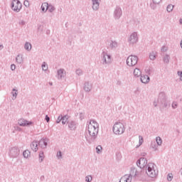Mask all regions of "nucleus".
Instances as JSON below:
<instances>
[{"label":"nucleus","mask_w":182,"mask_h":182,"mask_svg":"<svg viewBox=\"0 0 182 182\" xmlns=\"http://www.w3.org/2000/svg\"><path fill=\"white\" fill-rule=\"evenodd\" d=\"M154 107H157V102L156 101L154 102Z\"/></svg>","instance_id":"13d9d810"},{"label":"nucleus","mask_w":182,"mask_h":182,"mask_svg":"<svg viewBox=\"0 0 182 182\" xmlns=\"http://www.w3.org/2000/svg\"><path fill=\"white\" fill-rule=\"evenodd\" d=\"M46 9H48V3L45 2L41 5V10L43 12H46L48 11Z\"/></svg>","instance_id":"c756f323"},{"label":"nucleus","mask_w":182,"mask_h":182,"mask_svg":"<svg viewBox=\"0 0 182 182\" xmlns=\"http://www.w3.org/2000/svg\"><path fill=\"white\" fill-rule=\"evenodd\" d=\"M11 95L13 96V100H15V99H16L17 96H18V90L14 88L12 90V92H11Z\"/></svg>","instance_id":"a878e982"},{"label":"nucleus","mask_w":182,"mask_h":182,"mask_svg":"<svg viewBox=\"0 0 182 182\" xmlns=\"http://www.w3.org/2000/svg\"><path fill=\"white\" fill-rule=\"evenodd\" d=\"M84 90L85 92H90V90H92V84L89 82H86L84 84Z\"/></svg>","instance_id":"aec40b11"},{"label":"nucleus","mask_w":182,"mask_h":182,"mask_svg":"<svg viewBox=\"0 0 182 182\" xmlns=\"http://www.w3.org/2000/svg\"><path fill=\"white\" fill-rule=\"evenodd\" d=\"M109 48H111V49H116V48H117V42L111 41Z\"/></svg>","instance_id":"bb28decb"},{"label":"nucleus","mask_w":182,"mask_h":182,"mask_svg":"<svg viewBox=\"0 0 182 182\" xmlns=\"http://www.w3.org/2000/svg\"><path fill=\"white\" fill-rule=\"evenodd\" d=\"M119 182H132V176L124 175L120 178Z\"/></svg>","instance_id":"a211bd4d"},{"label":"nucleus","mask_w":182,"mask_h":182,"mask_svg":"<svg viewBox=\"0 0 182 182\" xmlns=\"http://www.w3.org/2000/svg\"><path fill=\"white\" fill-rule=\"evenodd\" d=\"M168 181H171L173 180V173H168L167 176Z\"/></svg>","instance_id":"a19ab883"},{"label":"nucleus","mask_w":182,"mask_h":182,"mask_svg":"<svg viewBox=\"0 0 182 182\" xmlns=\"http://www.w3.org/2000/svg\"><path fill=\"white\" fill-rule=\"evenodd\" d=\"M178 75L180 76V80L182 81V71H178Z\"/></svg>","instance_id":"603ef678"},{"label":"nucleus","mask_w":182,"mask_h":182,"mask_svg":"<svg viewBox=\"0 0 182 182\" xmlns=\"http://www.w3.org/2000/svg\"><path fill=\"white\" fill-rule=\"evenodd\" d=\"M146 174L148 177L151 178H154L159 176V171L156 170V165L154 163H149L146 166Z\"/></svg>","instance_id":"f03ea898"},{"label":"nucleus","mask_w":182,"mask_h":182,"mask_svg":"<svg viewBox=\"0 0 182 182\" xmlns=\"http://www.w3.org/2000/svg\"><path fill=\"white\" fill-rule=\"evenodd\" d=\"M181 48H182V40H181Z\"/></svg>","instance_id":"0e129e2a"},{"label":"nucleus","mask_w":182,"mask_h":182,"mask_svg":"<svg viewBox=\"0 0 182 182\" xmlns=\"http://www.w3.org/2000/svg\"><path fill=\"white\" fill-rule=\"evenodd\" d=\"M179 23H180V25H182V18L179 19Z\"/></svg>","instance_id":"052dcab7"},{"label":"nucleus","mask_w":182,"mask_h":182,"mask_svg":"<svg viewBox=\"0 0 182 182\" xmlns=\"http://www.w3.org/2000/svg\"><path fill=\"white\" fill-rule=\"evenodd\" d=\"M161 105H164V107H167L168 106V103L167 102V101L164 102L163 104Z\"/></svg>","instance_id":"864d4df0"},{"label":"nucleus","mask_w":182,"mask_h":182,"mask_svg":"<svg viewBox=\"0 0 182 182\" xmlns=\"http://www.w3.org/2000/svg\"><path fill=\"white\" fill-rule=\"evenodd\" d=\"M41 68H42L43 70H45V71L48 70V66L46 65V63L44 62L42 64Z\"/></svg>","instance_id":"ea45409f"},{"label":"nucleus","mask_w":182,"mask_h":182,"mask_svg":"<svg viewBox=\"0 0 182 182\" xmlns=\"http://www.w3.org/2000/svg\"><path fill=\"white\" fill-rule=\"evenodd\" d=\"M128 176L131 177H136L137 176V169L136 168H132L130 170V173Z\"/></svg>","instance_id":"412c9836"},{"label":"nucleus","mask_w":182,"mask_h":182,"mask_svg":"<svg viewBox=\"0 0 182 182\" xmlns=\"http://www.w3.org/2000/svg\"><path fill=\"white\" fill-rule=\"evenodd\" d=\"M161 1L162 0H152L153 2H154L155 4H158V5L161 3Z\"/></svg>","instance_id":"8fccbe9b"},{"label":"nucleus","mask_w":182,"mask_h":182,"mask_svg":"<svg viewBox=\"0 0 182 182\" xmlns=\"http://www.w3.org/2000/svg\"><path fill=\"white\" fill-rule=\"evenodd\" d=\"M156 141L157 143V146H161V144H163V140L160 136H157L156 138Z\"/></svg>","instance_id":"f704fd0d"},{"label":"nucleus","mask_w":182,"mask_h":182,"mask_svg":"<svg viewBox=\"0 0 182 182\" xmlns=\"http://www.w3.org/2000/svg\"><path fill=\"white\" fill-rule=\"evenodd\" d=\"M164 63H170V55H166L164 57V59H163Z\"/></svg>","instance_id":"473e14b6"},{"label":"nucleus","mask_w":182,"mask_h":182,"mask_svg":"<svg viewBox=\"0 0 182 182\" xmlns=\"http://www.w3.org/2000/svg\"><path fill=\"white\" fill-rule=\"evenodd\" d=\"M142 156H146V154H144Z\"/></svg>","instance_id":"69168bd1"},{"label":"nucleus","mask_w":182,"mask_h":182,"mask_svg":"<svg viewBox=\"0 0 182 182\" xmlns=\"http://www.w3.org/2000/svg\"><path fill=\"white\" fill-rule=\"evenodd\" d=\"M38 157H39V162L42 163V161H43V159H45V154H43V151H40L38 154Z\"/></svg>","instance_id":"cd10ccee"},{"label":"nucleus","mask_w":182,"mask_h":182,"mask_svg":"<svg viewBox=\"0 0 182 182\" xmlns=\"http://www.w3.org/2000/svg\"><path fill=\"white\" fill-rule=\"evenodd\" d=\"M23 156L24 157V159H28V157H29V156H31V151H29V150L26 149L23 152Z\"/></svg>","instance_id":"c85d7f7f"},{"label":"nucleus","mask_w":182,"mask_h":182,"mask_svg":"<svg viewBox=\"0 0 182 182\" xmlns=\"http://www.w3.org/2000/svg\"><path fill=\"white\" fill-rule=\"evenodd\" d=\"M102 65H110L112 63V55L107 54L106 51H103L101 54Z\"/></svg>","instance_id":"39448f33"},{"label":"nucleus","mask_w":182,"mask_h":182,"mask_svg":"<svg viewBox=\"0 0 182 182\" xmlns=\"http://www.w3.org/2000/svg\"><path fill=\"white\" fill-rule=\"evenodd\" d=\"M22 9V3L19 0H13L11 3V9L14 12H19Z\"/></svg>","instance_id":"0eeeda50"},{"label":"nucleus","mask_w":182,"mask_h":182,"mask_svg":"<svg viewBox=\"0 0 182 182\" xmlns=\"http://www.w3.org/2000/svg\"><path fill=\"white\" fill-rule=\"evenodd\" d=\"M85 181L90 182L92 181V176H88L85 177Z\"/></svg>","instance_id":"37998d69"},{"label":"nucleus","mask_w":182,"mask_h":182,"mask_svg":"<svg viewBox=\"0 0 182 182\" xmlns=\"http://www.w3.org/2000/svg\"><path fill=\"white\" fill-rule=\"evenodd\" d=\"M49 85H50V86H53V82H49Z\"/></svg>","instance_id":"680f3d73"},{"label":"nucleus","mask_w":182,"mask_h":182,"mask_svg":"<svg viewBox=\"0 0 182 182\" xmlns=\"http://www.w3.org/2000/svg\"><path fill=\"white\" fill-rule=\"evenodd\" d=\"M15 69H16V65H15V64H12L11 65V70H15Z\"/></svg>","instance_id":"3c124183"},{"label":"nucleus","mask_w":182,"mask_h":182,"mask_svg":"<svg viewBox=\"0 0 182 182\" xmlns=\"http://www.w3.org/2000/svg\"><path fill=\"white\" fill-rule=\"evenodd\" d=\"M24 49H26V50H28V52L31 51V50L32 49V44H31V43L26 42L24 45Z\"/></svg>","instance_id":"393cba45"},{"label":"nucleus","mask_w":182,"mask_h":182,"mask_svg":"<svg viewBox=\"0 0 182 182\" xmlns=\"http://www.w3.org/2000/svg\"><path fill=\"white\" fill-rule=\"evenodd\" d=\"M45 120L47 122V123H49V122H50V117H49L48 115H46Z\"/></svg>","instance_id":"09e8293b"},{"label":"nucleus","mask_w":182,"mask_h":182,"mask_svg":"<svg viewBox=\"0 0 182 182\" xmlns=\"http://www.w3.org/2000/svg\"><path fill=\"white\" fill-rule=\"evenodd\" d=\"M151 147L154 149V151H157V147H159V146L156 144V142H154V143H151Z\"/></svg>","instance_id":"4c0bfd02"},{"label":"nucleus","mask_w":182,"mask_h":182,"mask_svg":"<svg viewBox=\"0 0 182 182\" xmlns=\"http://www.w3.org/2000/svg\"><path fill=\"white\" fill-rule=\"evenodd\" d=\"M138 60L139 58L136 55H129L127 58V65L128 66H136V65H137Z\"/></svg>","instance_id":"423d86ee"},{"label":"nucleus","mask_w":182,"mask_h":182,"mask_svg":"<svg viewBox=\"0 0 182 182\" xmlns=\"http://www.w3.org/2000/svg\"><path fill=\"white\" fill-rule=\"evenodd\" d=\"M83 119H85V114L80 112V120H83Z\"/></svg>","instance_id":"de8ad7c7"},{"label":"nucleus","mask_w":182,"mask_h":182,"mask_svg":"<svg viewBox=\"0 0 182 182\" xmlns=\"http://www.w3.org/2000/svg\"><path fill=\"white\" fill-rule=\"evenodd\" d=\"M134 76H135V77H139V76H141V71H140V69L135 68L134 70Z\"/></svg>","instance_id":"5701e85b"},{"label":"nucleus","mask_w":182,"mask_h":182,"mask_svg":"<svg viewBox=\"0 0 182 182\" xmlns=\"http://www.w3.org/2000/svg\"><path fill=\"white\" fill-rule=\"evenodd\" d=\"M38 141H33L31 144V150H33V151H35V152L38 151Z\"/></svg>","instance_id":"f3484780"},{"label":"nucleus","mask_w":182,"mask_h":182,"mask_svg":"<svg viewBox=\"0 0 182 182\" xmlns=\"http://www.w3.org/2000/svg\"><path fill=\"white\" fill-rule=\"evenodd\" d=\"M124 124L122 122H117L113 126V132L114 134H123L124 133Z\"/></svg>","instance_id":"7ed1b4c3"},{"label":"nucleus","mask_w":182,"mask_h":182,"mask_svg":"<svg viewBox=\"0 0 182 182\" xmlns=\"http://www.w3.org/2000/svg\"><path fill=\"white\" fill-rule=\"evenodd\" d=\"M149 59L151 60H154L156 59V52L152 51L151 53H150Z\"/></svg>","instance_id":"2f4dec72"},{"label":"nucleus","mask_w":182,"mask_h":182,"mask_svg":"<svg viewBox=\"0 0 182 182\" xmlns=\"http://www.w3.org/2000/svg\"><path fill=\"white\" fill-rule=\"evenodd\" d=\"M67 124L68 126V129L70 130H72V131L76 130L77 127V122H76L75 121H68Z\"/></svg>","instance_id":"ddd939ff"},{"label":"nucleus","mask_w":182,"mask_h":182,"mask_svg":"<svg viewBox=\"0 0 182 182\" xmlns=\"http://www.w3.org/2000/svg\"><path fill=\"white\" fill-rule=\"evenodd\" d=\"M20 154L21 150L18 146H13L9 149V157H11L12 159H16Z\"/></svg>","instance_id":"20e7f679"},{"label":"nucleus","mask_w":182,"mask_h":182,"mask_svg":"<svg viewBox=\"0 0 182 182\" xmlns=\"http://www.w3.org/2000/svg\"><path fill=\"white\" fill-rule=\"evenodd\" d=\"M18 23H19V25H25V21L20 20Z\"/></svg>","instance_id":"5fc2aeb1"},{"label":"nucleus","mask_w":182,"mask_h":182,"mask_svg":"<svg viewBox=\"0 0 182 182\" xmlns=\"http://www.w3.org/2000/svg\"><path fill=\"white\" fill-rule=\"evenodd\" d=\"M166 101H167V98L166 97V93L160 92L158 97V103L159 105H163V102Z\"/></svg>","instance_id":"4468645a"},{"label":"nucleus","mask_w":182,"mask_h":182,"mask_svg":"<svg viewBox=\"0 0 182 182\" xmlns=\"http://www.w3.org/2000/svg\"><path fill=\"white\" fill-rule=\"evenodd\" d=\"M4 49V45H0V50H2Z\"/></svg>","instance_id":"bf43d9fd"},{"label":"nucleus","mask_w":182,"mask_h":182,"mask_svg":"<svg viewBox=\"0 0 182 182\" xmlns=\"http://www.w3.org/2000/svg\"><path fill=\"white\" fill-rule=\"evenodd\" d=\"M148 165L149 164H147V159L146 158L141 157L136 161V166L139 167V168H144V167L147 168Z\"/></svg>","instance_id":"6e6552de"},{"label":"nucleus","mask_w":182,"mask_h":182,"mask_svg":"<svg viewBox=\"0 0 182 182\" xmlns=\"http://www.w3.org/2000/svg\"><path fill=\"white\" fill-rule=\"evenodd\" d=\"M32 122H29L28 120H26L25 119H20L18 121V124L23 127H26L28 126H31V124H32Z\"/></svg>","instance_id":"f8f14e48"},{"label":"nucleus","mask_w":182,"mask_h":182,"mask_svg":"<svg viewBox=\"0 0 182 182\" xmlns=\"http://www.w3.org/2000/svg\"><path fill=\"white\" fill-rule=\"evenodd\" d=\"M161 52H167V49L166 48V46H163L161 48Z\"/></svg>","instance_id":"6e6d98bb"},{"label":"nucleus","mask_w":182,"mask_h":182,"mask_svg":"<svg viewBox=\"0 0 182 182\" xmlns=\"http://www.w3.org/2000/svg\"><path fill=\"white\" fill-rule=\"evenodd\" d=\"M122 15V8L117 6L114 11V19H120Z\"/></svg>","instance_id":"9d476101"},{"label":"nucleus","mask_w":182,"mask_h":182,"mask_svg":"<svg viewBox=\"0 0 182 182\" xmlns=\"http://www.w3.org/2000/svg\"><path fill=\"white\" fill-rule=\"evenodd\" d=\"M16 61L18 63V65H21V63H23V57L22 56V55L18 54L16 58Z\"/></svg>","instance_id":"4be33fe9"},{"label":"nucleus","mask_w":182,"mask_h":182,"mask_svg":"<svg viewBox=\"0 0 182 182\" xmlns=\"http://www.w3.org/2000/svg\"><path fill=\"white\" fill-rule=\"evenodd\" d=\"M173 9H174V5L173 4H168L166 7L167 12H173Z\"/></svg>","instance_id":"7c9ffc66"},{"label":"nucleus","mask_w":182,"mask_h":182,"mask_svg":"<svg viewBox=\"0 0 182 182\" xmlns=\"http://www.w3.org/2000/svg\"><path fill=\"white\" fill-rule=\"evenodd\" d=\"M102 146L100 145H98L97 147H96V150H97V154H100V153L102 152Z\"/></svg>","instance_id":"58836bf2"},{"label":"nucleus","mask_w":182,"mask_h":182,"mask_svg":"<svg viewBox=\"0 0 182 182\" xmlns=\"http://www.w3.org/2000/svg\"><path fill=\"white\" fill-rule=\"evenodd\" d=\"M75 74L77 75V76H82L83 75V70L80 68H77L76 70H75Z\"/></svg>","instance_id":"72a5a7b5"},{"label":"nucleus","mask_w":182,"mask_h":182,"mask_svg":"<svg viewBox=\"0 0 182 182\" xmlns=\"http://www.w3.org/2000/svg\"><path fill=\"white\" fill-rule=\"evenodd\" d=\"M57 157H58V159H62V151H59L57 153Z\"/></svg>","instance_id":"49530a36"},{"label":"nucleus","mask_w":182,"mask_h":182,"mask_svg":"<svg viewBox=\"0 0 182 182\" xmlns=\"http://www.w3.org/2000/svg\"><path fill=\"white\" fill-rule=\"evenodd\" d=\"M58 79H63L66 76V71L65 70L60 68L57 71Z\"/></svg>","instance_id":"2eb2a0df"},{"label":"nucleus","mask_w":182,"mask_h":182,"mask_svg":"<svg viewBox=\"0 0 182 182\" xmlns=\"http://www.w3.org/2000/svg\"><path fill=\"white\" fill-rule=\"evenodd\" d=\"M63 116V115H60V116L58 117V119H57V120H56V123H57V124H59L60 122H62Z\"/></svg>","instance_id":"79ce46f5"},{"label":"nucleus","mask_w":182,"mask_h":182,"mask_svg":"<svg viewBox=\"0 0 182 182\" xmlns=\"http://www.w3.org/2000/svg\"><path fill=\"white\" fill-rule=\"evenodd\" d=\"M138 41L139 37L137 36V33L136 32L132 33L128 39V42H129L131 45H134V43H137Z\"/></svg>","instance_id":"1a4fd4ad"},{"label":"nucleus","mask_w":182,"mask_h":182,"mask_svg":"<svg viewBox=\"0 0 182 182\" xmlns=\"http://www.w3.org/2000/svg\"><path fill=\"white\" fill-rule=\"evenodd\" d=\"M87 124L88 133L90 135V140L88 143L91 144L96 139H97V134H99V124L95 119H91Z\"/></svg>","instance_id":"f257e3e1"},{"label":"nucleus","mask_w":182,"mask_h":182,"mask_svg":"<svg viewBox=\"0 0 182 182\" xmlns=\"http://www.w3.org/2000/svg\"><path fill=\"white\" fill-rule=\"evenodd\" d=\"M49 141V139L45 138L41 139L38 142V146L41 149H46L48 147V142Z\"/></svg>","instance_id":"9b49d317"},{"label":"nucleus","mask_w":182,"mask_h":182,"mask_svg":"<svg viewBox=\"0 0 182 182\" xmlns=\"http://www.w3.org/2000/svg\"><path fill=\"white\" fill-rule=\"evenodd\" d=\"M140 80L141 83H149L150 82V77L149 75H141Z\"/></svg>","instance_id":"dca6fc26"},{"label":"nucleus","mask_w":182,"mask_h":182,"mask_svg":"<svg viewBox=\"0 0 182 182\" xmlns=\"http://www.w3.org/2000/svg\"><path fill=\"white\" fill-rule=\"evenodd\" d=\"M43 178H45V176H43L41 177V180H43Z\"/></svg>","instance_id":"e2e57ef3"},{"label":"nucleus","mask_w":182,"mask_h":182,"mask_svg":"<svg viewBox=\"0 0 182 182\" xmlns=\"http://www.w3.org/2000/svg\"><path fill=\"white\" fill-rule=\"evenodd\" d=\"M92 9L93 11H98L99 10V0H92Z\"/></svg>","instance_id":"6ab92c4d"},{"label":"nucleus","mask_w":182,"mask_h":182,"mask_svg":"<svg viewBox=\"0 0 182 182\" xmlns=\"http://www.w3.org/2000/svg\"><path fill=\"white\" fill-rule=\"evenodd\" d=\"M139 146H141L143 144V136H139Z\"/></svg>","instance_id":"a18cd8bd"},{"label":"nucleus","mask_w":182,"mask_h":182,"mask_svg":"<svg viewBox=\"0 0 182 182\" xmlns=\"http://www.w3.org/2000/svg\"><path fill=\"white\" fill-rule=\"evenodd\" d=\"M68 119L69 118L68 117V115L63 116V118L61 119L62 124H65V123H68Z\"/></svg>","instance_id":"c9c22d12"},{"label":"nucleus","mask_w":182,"mask_h":182,"mask_svg":"<svg viewBox=\"0 0 182 182\" xmlns=\"http://www.w3.org/2000/svg\"><path fill=\"white\" fill-rule=\"evenodd\" d=\"M24 5H25V6H29V1H24Z\"/></svg>","instance_id":"4d7b16f0"},{"label":"nucleus","mask_w":182,"mask_h":182,"mask_svg":"<svg viewBox=\"0 0 182 182\" xmlns=\"http://www.w3.org/2000/svg\"><path fill=\"white\" fill-rule=\"evenodd\" d=\"M177 106H178V105L177 104L176 102H173L172 103V108H173V109H177Z\"/></svg>","instance_id":"c03bdc74"},{"label":"nucleus","mask_w":182,"mask_h":182,"mask_svg":"<svg viewBox=\"0 0 182 182\" xmlns=\"http://www.w3.org/2000/svg\"><path fill=\"white\" fill-rule=\"evenodd\" d=\"M158 4H155L154 2H152L150 4L149 6L154 11L157 9Z\"/></svg>","instance_id":"e433bc0d"},{"label":"nucleus","mask_w":182,"mask_h":182,"mask_svg":"<svg viewBox=\"0 0 182 182\" xmlns=\"http://www.w3.org/2000/svg\"><path fill=\"white\" fill-rule=\"evenodd\" d=\"M55 9H56V8H55V6H53L52 4H48V7L46 9V11H48V12L52 14V12L55 11Z\"/></svg>","instance_id":"b1692460"}]
</instances>
